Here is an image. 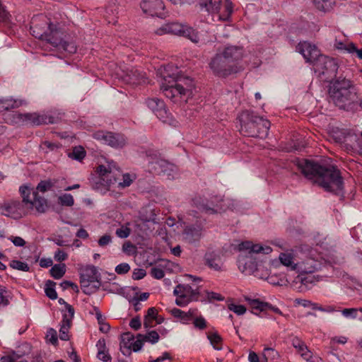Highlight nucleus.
Wrapping results in <instances>:
<instances>
[{
	"label": "nucleus",
	"mask_w": 362,
	"mask_h": 362,
	"mask_svg": "<svg viewBox=\"0 0 362 362\" xmlns=\"http://www.w3.org/2000/svg\"><path fill=\"white\" fill-rule=\"evenodd\" d=\"M4 120L9 124H32L34 125H41L47 124H54L56 122V118L45 113H21L18 112H12L7 114Z\"/></svg>",
	"instance_id": "1a4fd4ad"
},
{
	"label": "nucleus",
	"mask_w": 362,
	"mask_h": 362,
	"mask_svg": "<svg viewBox=\"0 0 362 362\" xmlns=\"http://www.w3.org/2000/svg\"><path fill=\"white\" fill-rule=\"evenodd\" d=\"M172 314L175 317H179L182 320L187 321L189 320L195 315V310H189L186 313L178 308H174L172 310Z\"/></svg>",
	"instance_id": "e433bc0d"
},
{
	"label": "nucleus",
	"mask_w": 362,
	"mask_h": 362,
	"mask_svg": "<svg viewBox=\"0 0 362 362\" xmlns=\"http://www.w3.org/2000/svg\"><path fill=\"white\" fill-rule=\"evenodd\" d=\"M177 296L175 303L179 306H185L190 301L189 298L186 297L184 294L179 293Z\"/></svg>",
	"instance_id": "0e129e2a"
},
{
	"label": "nucleus",
	"mask_w": 362,
	"mask_h": 362,
	"mask_svg": "<svg viewBox=\"0 0 362 362\" xmlns=\"http://www.w3.org/2000/svg\"><path fill=\"white\" fill-rule=\"evenodd\" d=\"M97 358L103 361V362H111L112 361V357L110 355L108 350H105L104 351H98L97 353Z\"/></svg>",
	"instance_id": "052dcab7"
},
{
	"label": "nucleus",
	"mask_w": 362,
	"mask_h": 362,
	"mask_svg": "<svg viewBox=\"0 0 362 362\" xmlns=\"http://www.w3.org/2000/svg\"><path fill=\"white\" fill-rule=\"evenodd\" d=\"M297 167L306 178L313 180L327 192L338 194L343 189L342 177L339 170L333 165H322L303 159L298 161Z\"/></svg>",
	"instance_id": "f257e3e1"
},
{
	"label": "nucleus",
	"mask_w": 362,
	"mask_h": 362,
	"mask_svg": "<svg viewBox=\"0 0 362 362\" xmlns=\"http://www.w3.org/2000/svg\"><path fill=\"white\" fill-rule=\"evenodd\" d=\"M115 166L109 164L107 167L100 165L97 168L96 172L99 175L98 181L93 184L95 189L107 190V187L117 183L118 187L124 188L129 187L133 182V179L128 173L122 175V181L119 177H116L114 173Z\"/></svg>",
	"instance_id": "0eeeda50"
},
{
	"label": "nucleus",
	"mask_w": 362,
	"mask_h": 362,
	"mask_svg": "<svg viewBox=\"0 0 362 362\" xmlns=\"http://www.w3.org/2000/svg\"><path fill=\"white\" fill-rule=\"evenodd\" d=\"M54 257L57 262H62L68 258V255L62 250L57 249L54 252Z\"/></svg>",
	"instance_id": "680f3d73"
},
{
	"label": "nucleus",
	"mask_w": 362,
	"mask_h": 362,
	"mask_svg": "<svg viewBox=\"0 0 362 362\" xmlns=\"http://www.w3.org/2000/svg\"><path fill=\"white\" fill-rule=\"evenodd\" d=\"M329 95L334 105L343 110L353 109L358 103V91L354 83L345 77L339 76L332 82Z\"/></svg>",
	"instance_id": "20e7f679"
},
{
	"label": "nucleus",
	"mask_w": 362,
	"mask_h": 362,
	"mask_svg": "<svg viewBox=\"0 0 362 362\" xmlns=\"http://www.w3.org/2000/svg\"><path fill=\"white\" fill-rule=\"evenodd\" d=\"M218 10L214 13L218 19L223 21H228L233 11L232 2L229 0L221 1Z\"/></svg>",
	"instance_id": "b1692460"
},
{
	"label": "nucleus",
	"mask_w": 362,
	"mask_h": 362,
	"mask_svg": "<svg viewBox=\"0 0 362 362\" xmlns=\"http://www.w3.org/2000/svg\"><path fill=\"white\" fill-rule=\"evenodd\" d=\"M54 183L50 180H42L37 186L35 192H45L52 189Z\"/></svg>",
	"instance_id": "a18cd8bd"
},
{
	"label": "nucleus",
	"mask_w": 362,
	"mask_h": 362,
	"mask_svg": "<svg viewBox=\"0 0 362 362\" xmlns=\"http://www.w3.org/2000/svg\"><path fill=\"white\" fill-rule=\"evenodd\" d=\"M30 206H35L38 212L44 213L47 207V200L42 197H40L37 192H33V199L31 203H28Z\"/></svg>",
	"instance_id": "cd10ccee"
},
{
	"label": "nucleus",
	"mask_w": 362,
	"mask_h": 362,
	"mask_svg": "<svg viewBox=\"0 0 362 362\" xmlns=\"http://www.w3.org/2000/svg\"><path fill=\"white\" fill-rule=\"evenodd\" d=\"M338 64L333 58L327 56L318 57L314 63V72L317 77L323 82H334L337 78Z\"/></svg>",
	"instance_id": "9d476101"
},
{
	"label": "nucleus",
	"mask_w": 362,
	"mask_h": 362,
	"mask_svg": "<svg viewBox=\"0 0 362 362\" xmlns=\"http://www.w3.org/2000/svg\"><path fill=\"white\" fill-rule=\"evenodd\" d=\"M119 4L117 1H110L105 9L104 17L108 23L116 24L119 18Z\"/></svg>",
	"instance_id": "5701e85b"
},
{
	"label": "nucleus",
	"mask_w": 362,
	"mask_h": 362,
	"mask_svg": "<svg viewBox=\"0 0 362 362\" xmlns=\"http://www.w3.org/2000/svg\"><path fill=\"white\" fill-rule=\"evenodd\" d=\"M279 259L281 264L287 267L288 269L296 272L298 258L295 250H287L284 252H281L279 255Z\"/></svg>",
	"instance_id": "a211bd4d"
},
{
	"label": "nucleus",
	"mask_w": 362,
	"mask_h": 362,
	"mask_svg": "<svg viewBox=\"0 0 362 362\" xmlns=\"http://www.w3.org/2000/svg\"><path fill=\"white\" fill-rule=\"evenodd\" d=\"M161 163H163L164 166L162 168L160 174L159 175L165 176L169 180L173 179L177 171V167L167 160Z\"/></svg>",
	"instance_id": "72a5a7b5"
},
{
	"label": "nucleus",
	"mask_w": 362,
	"mask_h": 362,
	"mask_svg": "<svg viewBox=\"0 0 362 362\" xmlns=\"http://www.w3.org/2000/svg\"><path fill=\"white\" fill-rule=\"evenodd\" d=\"M338 48H343V47H337ZM344 49L353 55H355L360 59H362V49H358L357 47H344Z\"/></svg>",
	"instance_id": "864d4df0"
},
{
	"label": "nucleus",
	"mask_w": 362,
	"mask_h": 362,
	"mask_svg": "<svg viewBox=\"0 0 362 362\" xmlns=\"http://www.w3.org/2000/svg\"><path fill=\"white\" fill-rule=\"evenodd\" d=\"M10 267L13 269L23 272H28L30 270V267L27 263L19 260H12L10 262Z\"/></svg>",
	"instance_id": "49530a36"
},
{
	"label": "nucleus",
	"mask_w": 362,
	"mask_h": 362,
	"mask_svg": "<svg viewBox=\"0 0 362 362\" xmlns=\"http://www.w3.org/2000/svg\"><path fill=\"white\" fill-rule=\"evenodd\" d=\"M140 8L144 13L148 16L165 18V5L162 0H141Z\"/></svg>",
	"instance_id": "ddd939ff"
},
{
	"label": "nucleus",
	"mask_w": 362,
	"mask_h": 362,
	"mask_svg": "<svg viewBox=\"0 0 362 362\" xmlns=\"http://www.w3.org/2000/svg\"><path fill=\"white\" fill-rule=\"evenodd\" d=\"M31 189L27 186H21L19 192L23 197V202L25 204L31 203L30 195L31 194Z\"/></svg>",
	"instance_id": "de8ad7c7"
},
{
	"label": "nucleus",
	"mask_w": 362,
	"mask_h": 362,
	"mask_svg": "<svg viewBox=\"0 0 362 362\" xmlns=\"http://www.w3.org/2000/svg\"><path fill=\"white\" fill-rule=\"evenodd\" d=\"M291 344L297 351L300 354L303 358H307L308 355H310V351L308 350V346L305 345L304 341L298 337H294L291 339Z\"/></svg>",
	"instance_id": "2f4dec72"
},
{
	"label": "nucleus",
	"mask_w": 362,
	"mask_h": 362,
	"mask_svg": "<svg viewBox=\"0 0 362 362\" xmlns=\"http://www.w3.org/2000/svg\"><path fill=\"white\" fill-rule=\"evenodd\" d=\"M95 139L102 141L104 144L113 148H122L126 144L124 135L110 132H98L95 133Z\"/></svg>",
	"instance_id": "4468645a"
},
{
	"label": "nucleus",
	"mask_w": 362,
	"mask_h": 362,
	"mask_svg": "<svg viewBox=\"0 0 362 362\" xmlns=\"http://www.w3.org/2000/svg\"><path fill=\"white\" fill-rule=\"evenodd\" d=\"M146 274V272L143 269H135L132 274V278L134 280H139L143 279Z\"/></svg>",
	"instance_id": "774afa93"
},
{
	"label": "nucleus",
	"mask_w": 362,
	"mask_h": 362,
	"mask_svg": "<svg viewBox=\"0 0 362 362\" xmlns=\"http://www.w3.org/2000/svg\"><path fill=\"white\" fill-rule=\"evenodd\" d=\"M163 82L161 85V90L164 95L170 99L177 100V98H189L192 93L194 88L193 80L185 76L173 65H168L164 67L162 73Z\"/></svg>",
	"instance_id": "f03ea898"
},
{
	"label": "nucleus",
	"mask_w": 362,
	"mask_h": 362,
	"mask_svg": "<svg viewBox=\"0 0 362 362\" xmlns=\"http://www.w3.org/2000/svg\"><path fill=\"white\" fill-rule=\"evenodd\" d=\"M139 337H143L145 341H148L151 344L157 343L160 338L158 333L154 330L148 332L146 334H139Z\"/></svg>",
	"instance_id": "79ce46f5"
},
{
	"label": "nucleus",
	"mask_w": 362,
	"mask_h": 362,
	"mask_svg": "<svg viewBox=\"0 0 362 362\" xmlns=\"http://www.w3.org/2000/svg\"><path fill=\"white\" fill-rule=\"evenodd\" d=\"M54 285L55 283L54 281H47L45 288L46 296L52 300H54L57 298V293L54 288Z\"/></svg>",
	"instance_id": "37998d69"
},
{
	"label": "nucleus",
	"mask_w": 362,
	"mask_h": 362,
	"mask_svg": "<svg viewBox=\"0 0 362 362\" xmlns=\"http://www.w3.org/2000/svg\"><path fill=\"white\" fill-rule=\"evenodd\" d=\"M49 272L54 279H59L66 272V265L64 264H55L51 268Z\"/></svg>",
	"instance_id": "c9c22d12"
},
{
	"label": "nucleus",
	"mask_w": 362,
	"mask_h": 362,
	"mask_svg": "<svg viewBox=\"0 0 362 362\" xmlns=\"http://www.w3.org/2000/svg\"><path fill=\"white\" fill-rule=\"evenodd\" d=\"M204 264L211 269L216 272L223 270V262L218 252L209 251L205 253L204 257Z\"/></svg>",
	"instance_id": "f3484780"
},
{
	"label": "nucleus",
	"mask_w": 362,
	"mask_h": 362,
	"mask_svg": "<svg viewBox=\"0 0 362 362\" xmlns=\"http://www.w3.org/2000/svg\"><path fill=\"white\" fill-rule=\"evenodd\" d=\"M156 33L158 35L168 33L183 36L188 38L193 43H199L201 40V35L198 31L187 25L176 22L168 23L163 25L157 30Z\"/></svg>",
	"instance_id": "9b49d317"
},
{
	"label": "nucleus",
	"mask_w": 362,
	"mask_h": 362,
	"mask_svg": "<svg viewBox=\"0 0 362 362\" xmlns=\"http://www.w3.org/2000/svg\"><path fill=\"white\" fill-rule=\"evenodd\" d=\"M124 80L129 83L140 84L145 83L146 80V74L139 69H127L124 75Z\"/></svg>",
	"instance_id": "aec40b11"
},
{
	"label": "nucleus",
	"mask_w": 362,
	"mask_h": 362,
	"mask_svg": "<svg viewBox=\"0 0 362 362\" xmlns=\"http://www.w3.org/2000/svg\"><path fill=\"white\" fill-rule=\"evenodd\" d=\"M47 339L52 343L53 345H56L57 344V332L52 328H50L47 330Z\"/></svg>",
	"instance_id": "4d7b16f0"
},
{
	"label": "nucleus",
	"mask_w": 362,
	"mask_h": 362,
	"mask_svg": "<svg viewBox=\"0 0 362 362\" xmlns=\"http://www.w3.org/2000/svg\"><path fill=\"white\" fill-rule=\"evenodd\" d=\"M129 223H127V225H123L120 228L116 230L115 234L120 238H126L129 237L131 233V229L129 228Z\"/></svg>",
	"instance_id": "8fccbe9b"
},
{
	"label": "nucleus",
	"mask_w": 362,
	"mask_h": 362,
	"mask_svg": "<svg viewBox=\"0 0 362 362\" xmlns=\"http://www.w3.org/2000/svg\"><path fill=\"white\" fill-rule=\"evenodd\" d=\"M304 274H299L296 278V282H300L303 286L308 288L310 285L313 284L315 281V277L313 275L303 276Z\"/></svg>",
	"instance_id": "58836bf2"
},
{
	"label": "nucleus",
	"mask_w": 362,
	"mask_h": 362,
	"mask_svg": "<svg viewBox=\"0 0 362 362\" xmlns=\"http://www.w3.org/2000/svg\"><path fill=\"white\" fill-rule=\"evenodd\" d=\"M193 324L199 329H204L206 327V322L202 316L194 318Z\"/></svg>",
	"instance_id": "13d9d810"
},
{
	"label": "nucleus",
	"mask_w": 362,
	"mask_h": 362,
	"mask_svg": "<svg viewBox=\"0 0 362 362\" xmlns=\"http://www.w3.org/2000/svg\"><path fill=\"white\" fill-rule=\"evenodd\" d=\"M240 132L247 136L265 138L270 127V122L250 110L243 111L238 116Z\"/></svg>",
	"instance_id": "39448f33"
},
{
	"label": "nucleus",
	"mask_w": 362,
	"mask_h": 362,
	"mask_svg": "<svg viewBox=\"0 0 362 362\" xmlns=\"http://www.w3.org/2000/svg\"><path fill=\"white\" fill-rule=\"evenodd\" d=\"M207 338L210 341L211 344L215 349H221V346H219L218 344H221V342L222 341V338L216 332H209L207 334Z\"/></svg>",
	"instance_id": "ea45409f"
},
{
	"label": "nucleus",
	"mask_w": 362,
	"mask_h": 362,
	"mask_svg": "<svg viewBox=\"0 0 362 362\" xmlns=\"http://www.w3.org/2000/svg\"><path fill=\"white\" fill-rule=\"evenodd\" d=\"M112 240L110 235L105 234L99 238L98 243L100 247H105L112 242Z\"/></svg>",
	"instance_id": "338daca9"
},
{
	"label": "nucleus",
	"mask_w": 362,
	"mask_h": 362,
	"mask_svg": "<svg viewBox=\"0 0 362 362\" xmlns=\"http://www.w3.org/2000/svg\"><path fill=\"white\" fill-rule=\"evenodd\" d=\"M313 2L317 9L327 12L335 3V0H313Z\"/></svg>",
	"instance_id": "4c0bfd02"
},
{
	"label": "nucleus",
	"mask_w": 362,
	"mask_h": 362,
	"mask_svg": "<svg viewBox=\"0 0 362 362\" xmlns=\"http://www.w3.org/2000/svg\"><path fill=\"white\" fill-rule=\"evenodd\" d=\"M57 25L51 22V19L43 14L34 16L30 21V32L33 36L48 43H56L53 37L60 34L57 30Z\"/></svg>",
	"instance_id": "6e6552de"
},
{
	"label": "nucleus",
	"mask_w": 362,
	"mask_h": 362,
	"mask_svg": "<svg viewBox=\"0 0 362 362\" xmlns=\"http://www.w3.org/2000/svg\"><path fill=\"white\" fill-rule=\"evenodd\" d=\"M250 305L253 310L264 311L269 309L279 315H282V312L277 308L268 303L260 302L258 300H252L250 302Z\"/></svg>",
	"instance_id": "7c9ffc66"
},
{
	"label": "nucleus",
	"mask_w": 362,
	"mask_h": 362,
	"mask_svg": "<svg viewBox=\"0 0 362 362\" xmlns=\"http://www.w3.org/2000/svg\"><path fill=\"white\" fill-rule=\"evenodd\" d=\"M221 0H201L199 5L201 8H204L206 11L214 14L219 11Z\"/></svg>",
	"instance_id": "473e14b6"
},
{
	"label": "nucleus",
	"mask_w": 362,
	"mask_h": 362,
	"mask_svg": "<svg viewBox=\"0 0 362 362\" xmlns=\"http://www.w3.org/2000/svg\"><path fill=\"white\" fill-rule=\"evenodd\" d=\"M0 211L4 216L18 218L24 212L23 204L20 201L12 200L1 206Z\"/></svg>",
	"instance_id": "dca6fc26"
},
{
	"label": "nucleus",
	"mask_w": 362,
	"mask_h": 362,
	"mask_svg": "<svg viewBox=\"0 0 362 362\" xmlns=\"http://www.w3.org/2000/svg\"><path fill=\"white\" fill-rule=\"evenodd\" d=\"M80 279H86L90 282L99 283L96 267L94 266L86 267L81 273Z\"/></svg>",
	"instance_id": "c85d7f7f"
},
{
	"label": "nucleus",
	"mask_w": 362,
	"mask_h": 362,
	"mask_svg": "<svg viewBox=\"0 0 362 362\" xmlns=\"http://www.w3.org/2000/svg\"><path fill=\"white\" fill-rule=\"evenodd\" d=\"M296 51L300 53L307 62L313 64L318 59V57L324 56L320 53L317 47H296Z\"/></svg>",
	"instance_id": "412c9836"
},
{
	"label": "nucleus",
	"mask_w": 362,
	"mask_h": 362,
	"mask_svg": "<svg viewBox=\"0 0 362 362\" xmlns=\"http://www.w3.org/2000/svg\"><path fill=\"white\" fill-rule=\"evenodd\" d=\"M358 312L357 308H344L341 310V314L346 318L355 319L357 317Z\"/></svg>",
	"instance_id": "603ef678"
},
{
	"label": "nucleus",
	"mask_w": 362,
	"mask_h": 362,
	"mask_svg": "<svg viewBox=\"0 0 362 362\" xmlns=\"http://www.w3.org/2000/svg\"><path fill=\"white\" fill-rule=\"evenodd\" d=\"M58 201L62 206H72L74 204V199L71 194H64L59 196Z\"/></svg>",
	"instance_id": "c03bdc74"
},
{
	"label": "nucleus",
	"mask_w": 362,
	"mask_h": 362,
	"mask_svg": "<svg viewBox=\"0 0 362 362\" xmlns=\"http://www.w3.org/2000/svg\"><path fill=\"white\" fill-rule=\"evenodd\" d=\"M297 264L296 272L299 274H313L319 267V263L317 260L308 257L301 261L298 259Z\"/></svg>",
	"instance_id": "4be33fe9"
},
{
	"label": "nucleus",
	"mask_w": 362,
	"mask_h": 362,
	"mask_svg": "<svg viewBox=\"0 0 362 362\" xmlns=\"http://www.w3.org/2000/svg\"><path fill=\"white\" fill-rule=\"evenodd\" d=\"M243 57V47H225L211 59L209 67L214 74L226 78L240 71L238 61Z\"/></svg>",
	"instance_id": "7ed1b4c3"
},
{
	"label": "nucleus",
	"mask_w": 362,
	"mask_h": 362,
	"mask_svg": "<svg viewBox=\"0 0 362 362\" xmlns=\"http://www.w3.org/2000/svg\"><path fill=\"white\" fill-rule=\"evenodd\" d=\"M202 230V227L199 225L187 226L182 233L183 239L189 244L196 243L201 239Z\"/></svg>",
	"instance_id": "6ab92c4d"
},
{
	"label": "nucleus",
	"mask_w": 362,
	"mask_h": 362,
	"mask_svg": "<svg viewBox=\"0 0 362 362\" xmlns=\"http://www.w3.org/2000/svg\"><path fill=\"white\" fill-rule=\"evenodd\" d=\"M26 104L25 101L21 99H14L12 97L0 99V112L9 111L12 109L18 108Z\"/></svg>",
	"instance_id": "393cba45"
},
{
	"label": "nucleus",
	"mask_w": 362,
	"mask_h": 362,
	"mask_svg": "<svg viewBox=\"0 0 362 362\" xmlns=\"http://www.w3.org/2000/svg\"><path fill=\"white\" fill-rule=\"evenodd\" d=\"M263 355L268 360H274L279 357L278 352L272 348H265L263 351Z\"/></svg>",
	"instance_id": "5fc2aeb1"
},
{
	"label": "nucleus",
	"mask_w": 362,
	"mask_h": 362,
	"mask_svg": "<svg viewBox=\"0 0 362 362\" xmlns=\"http://www.w3.org/2000/svg\"><path fill=\"white\" fill-rule=\"evenodd\" d=\"M150 274L153 278L157 279H160L164 276L163 270L158 267H152Z\"/></svg>",
	"instance_id": "bf43d9fd"
},
{
	"label": "nucleus",
	"mask_w": 362,
	"mask_h": 362,
	"mask_svg": "<svg viewBox=\"0 0 362 362\" xmlns=\"http://www.w3.org/2000/svg\"><path fill=\"white\" fill-rule=\"evenodd\" d=\"M229 310H232L237 315H243L246 312V308L243 305H236L231 303L228 305Z\"/></svg>",
	"instance_id": "6e6d98bb"
},
{
	"label": "nucleus",
	"mask_w": 362,
	"mask_h": 362,
	"mask_svg": "<svg viewBox=\"0 0 362 362\" xmlns=\"http://www.w3.org/2000/svg\"><path fill=\"white\" fill-rule=\"evenodd\" d=\"M145 342L144 339H143V337H139V334H137L136 336V341H133V342H131L129 345V347L132 349V350L135 352L139 351L144 343Z\"/></svg>",
	"instance_id": "3c124183"
},
{
	"label": "nucleus",
	"mask_w": 362,
	"mask_h": 362,
	"mask_svg": "<svg viewBox=\"0 0 362 362\" xmlns=\"http://www.w3.org/2000/svg\"><path fill=\"white\" fill-rule=\"evenodd\" d=\"M57 30L59 31L60 34L56 35L57 37H53V41H56V43H50L52 45H69L76 42L73 33H67L57 27Z\"/></svg>",
	"instance_id": "a878e982"
},
{
	"label": "nucleus",
	"mask_w": 362,
	"mask_h": 362,
	"mask_svg": "<svg viewBox=\"0 0 362 362\" xmlns=\"http://www.w3.org/2000/svg\"><path fill=\"white\" fill-rule=\"evenodd\" d=\"M173 293L178 295L179 293L184 294L187 298L194 297L199 295V292L198 288L194 289L189 285H177L174 289Z\"/></svg>",
	"instance_id": "c756f323"
},
{
	"label": "nucleus",
	"mask_w": 362,
	"mask_h": 362,
	"mask_svg": "<svg viewBox=\"0 0 362 362\" xmlns=\"http://www.w3.org/2000/svg\"><path fill=\"white\" fill-rule=\"evenodd\" d=\"M65 310L63 314V319L62 322L65 323L71 324L72 319L74 315V309L72 305L66 303Z\"/></svg>",
	"instance_id": "a19ab883"
},
{
	"label": "nucleus",
	"mask_w": 362,
	"mask_h": 362,
	"mask_svg": "<svg viewBox=\"0 0 362 362\" xmlns=\"http://www.w3.org/2000/svg\"><path fill=\"white\" fill-rule=\"evenodd\" d=\"M194 202L197 208L202 212L214 214L225 211L228 208L226 202H228V200L214 197L211 200L199 198L194 199Z\"/></svg>",
	"instance_id": "f8f14e48"
},
{
	"label": "nucleus",
	"mask_w": 362,
	"mask_h": 362,
	"mask_svg": "<svg viewBox=\"0 0 362 362\" xmlns=\"http://www.w3.org/2000/svg\"><path fill=\"white\" fill-rule=\"evenodd\" d=\"M68 157L78 161H81L86 155L85 149L81 146H75L73 148L72 151L68 153Z\"/></svg>",
	"instance_id": "f704fd0d"
},
{
	"label": "nucleus",
	"mask_w": 362,
	"mask_h": 362,
	"mask_svg": "<svg viewBox=\"0 0 362 362\" xmlns=\"http://www.w3.org/2000/svg\"><path fill=\"white\" fill-rule=\"evenodd\" d=\"M240 255L238 258V269L243 273L250 274L256 268L253 260L254 254H269L272 249L269 246H263L259 244H253L250 241L242 242L238 245Z\"/></svg>",
	"instance_id": "423d86ee"
},
{
	"label": "nucleus",
	"mask_w": 362,
	"mask_h": 362,
	"mask_svg": "<svg viewBox=\"0 0 362 362\" xmlns=\"http://www.w3.org/2000/svg\"><path fill=\"white\" fill-rule=\"evenodd\" d=\"M148 160V170L150 173L154 174H160V170L163 168L164 165L162 162H165V160L161 159L156 156H147Z\"/></svg>",
	"instance_id": "bb28decb"
},
{
	"label": "nucleus",
	"mask_w": 362,
	"mask_h": 362,
	"mask_svg": "<svg viewBox=\"0 0 362 362\" xmlns=\"http://www.w3.org/2000/svg\"><path fill=\"white\" fill-rule=\"evenodd\" d=\"M130 270V266L127 263H122L118 264L115 267V272L118 274H124L129 272Z\"/></svg>",
	"instance_id": "e2e57ef3"
},
{
	"label": "nucleus",
	"mask_w": 362,
	"mask_h": 362,
	"mask_svg": "<svg viewBox=\"0 0 362 362\" xmlns=\"http://www.w3.org/2000/svg\"><path fill=\"white\" fill-rule=\"evenodd\" d=\"M146 104L160 120L163 122H168L170 114L167 110L163 100L158 98H148Z\"/></svg>",
	"instance_id": "2eb2a0df"
},
{
	"label": "nucleus",
	"mask_w": 362,
	"mask_h": 362,
	"mask_svg": "<svg viewBox=\"0 0 362 362\" xmlns=\"http://www.w3.org/2000/svg\"><path fill=\"white\" fill-rule=\"evenodd\" d=\"M62 326L59 329V338L62 340L67 341L69 339V329L71 327V324L65 323L62 322Z\"/></svg>",
	"instance_id": "09e8293b"
},
{
	"label": "nucleus",
	"mask_w": 362,
	"mask_h": 362,
	"mask_svg": "<svg viewBox=\"0 0 362 362\" xmlns=\"http://www.w3.org/2000/svg\"><path fill=\"white\" fill-rule=\"evenodd\" d=\"M312 308L313 310H317L322 312H326V313H333L336 310L335 307L333 305H328L327 307H322L318 305L317 304L315 303L312 305Z\"/></svg>",
	"instance_id": "69168bd1"
}]
</instances>
